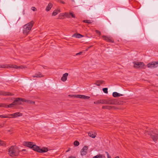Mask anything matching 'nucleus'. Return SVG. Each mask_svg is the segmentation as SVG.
<instances>
[{
  "label": "nucleus",
  "instance_id": "20",
  "mask_svg": "<svg viewBox=\"0 0 158 158\" xmlns=\"http://www.w3.org/2000/svg\"><path fill=\"white\" fill-rule=\"evenodd\" d=\"M15 102L14 101L11 103V104H10L8 105H6V106L5 107L6 108H10V107H13L14 106H15Z\"/></svg>",
  "mask_w": 158,
  "mask_h": 158
},
{
  "label": "nucleus",
  "instance_id": "38",
  "mask_svg": "<svg viewBox=\"0 0 158 158\" xmlns=\"http://www.w3.org/2000/svg\"><path fill=\"white\" fill-rule=\"evenodd\" d=\"M31 10L33 11H35L37 10V9L35 7H32L31 8Z\"/></svg>",
  "mask_w": 158,
  "mask_h": 158
},
{
  "label": "nucleus",
  "instance_id": "17",
  "mask_svg": "<svg viewBox=\"0 0 158 158\" xmlns=\"http://www.w3.org/2000/svg\"><path fill=\"white\" fill-rule=\"evenodd\" d=\"M33 77H43V76L40 72L35 74L34 75L32 76Z\"/></svg>",
  "mask_w": 158,
  "mask_h": 158
},
{
  "label": "nucleus",
  "instance_id": "44",
  "mask_svg": "<svg viewBox=\"0 0 158 158\" xmlns=\"http://www.w3.org/2000/svg\"><path fill=\"white\" fill-rule=\"evenodd\" d=\"M2 142L0 140V145H2Z\"/></svg>",
  "mask_w": 158,
  "mask_h": 158
},
{
  "label": "nucleus",
  "instance_id": "8",
  "mask_svg": "<svg viewBox=\"0 0 158 158\" xmlns=\"http://www.w3.org/2000/svg\"><path fill=\"white\" fill-rule=\"evenodd\" d=\"M102 37L103 39L109 42H114V40L110 36H103Z\"/></svg>",
  "mask_w": 158,
  "mask_h": 158
},
{
  "label": "nucleus",
  "instance_id": "16",
  "mask_svg": "<svg viewBox=\"0 0 158 158\" xmlns=\"http://www.w3.org/2000/svg\"><path fill=\"white\" fill-rule=\"evenodd\" d=\"M52 4L51 3H49L46 8V9H45L47 11H49L51 9V8L52 7Z\"/></svg>",
  "mask_w": 158,
  "mask_h": 158
},
{
  "label": "nucleus",
  "instance_id": "13",
  "mask_svg": "<svg viewBox=\"0 0 158 158\" xmlns=\"http://www.w3.org/2000/svg\"><path fill=\"white\" fill-rule=\"evenodd\" d=\"M89 135L92 138H95L97 134L96 133L91 131L88 133Z\"/></svg>",
  "mask_w": 158,
  "mask_h": 158
},
{
  "label": "nucleus",
  "instance_id": "11",
  "mask_svg": "<svg viewBox=\"0 0 158 158\" xmlns=\"http://www.w3.org/2000/svg\"><path fill=\"white\" fill-rule=\"evenodd\" d=\"M0 95H3L4 96H12L13 94L11 93L8 92H5L2 91H0Z\"/></svg>",
  "mask_w": 158,
  "mask_h": 158
},
{
  "label": "nucleus",
  "instance_id": "33",
  "mask_svg": "<svg viewBox=\"0 0 158 158\" xmlns=\"http://www.w3.org/2000/svg\"><path fill=\"white\" fill-rule=\"evenodd\" d=\"M108 89L107 88H104L103 89V92L105 93H108Z\"/></svg>",
  "mask_w": 158,
  "mask_h": 158
},
{
  "label": "nucleus",
  "instance_id": "22",
  "mask_svg": "<svg viewBox=\"0 0 158 158\" xmlns=\"http://www.w3.org/2000/svg\"><path fill=\"white\" fill-rule=\"evenodd\" d=\"M94 103L95 104H103V100H100L94 102Z\"/></svg>",
  "mask_w": 158,
  "mask_h": 158
},
{
  "label": "nucleus",
  "instance_id": "45",
  "mask_svg": "<svg viewBox=\"0 0 158 158\" xmlns=\"http://www.w3.org/2000/svg\"><path fill=\"white\" fill-rule=\"evenodd\" d=\"M26 151V150L25 149H23L22 150V151Z\"/></svg>",
  "mask_w": 158,
  "mask_h": 158
},
{
  "label": "nucleus",
  "instance_id": "30",
  "mask_svg": "<svg viewBox=\"0 0 158 158\" xmlns=\"http://www.w3.org/2000/svg\"><path fill=\"white\" fill-rule=\"evenodd\" d=\"M103 104H109L108 100H103Z\"/></svg>",
  "mask_w": 158,
  "mask_h": 158
},
{
  "label": "nucleus",
  "instance_id": "25",
  "mask_svg": "<svg viewBox=\"0 0 158 158\" xmlns=\"http://www.w3.org/2000/svg\"><path fill=\"white\" fill-rule=\"evenodd\" d=\"M102 155L100 154H99L94 156V157H93V158H102Z\"/></svg>",
  "mask_w": 158,
  "mask_h": 158
},
{
  "label": "nucleus",
  "instance_id": "37",
  "mask_svg": "<svg viewBox=\"0 0 158 158\" xmlns=\"http://www.w3.org/2000/svg\"><path fill=\"white\" fill-rule=\"evenodd\" d=\"M106 154L107 156V158H111V156L109 155L108 153L107 152H106Z\"/></svg>",
  "mask_w": 158,
  "mask_h": 158
},
{
  "label": "nucleus",
  "instance_id": "31",
  "mask_svg": "<svg viewBox=\"0 0 158 158\" xmlns=\"http://www.w3.org/2000/svg\"><path fill=\"white\" fill-rule=\"evenodd\" d=\"M26 101V102H27V103H30L31 104H34L35 103V102L31 101H28V100H25Z\"/></svg>",
  "mask_w": 158,
  "mask_h": 158
},
{
  "label": "nucleus",
  "instance_id": "3",
  "mask_svg": "<svg viewBox=\"0 0 158 158\" xmlns=\"http://www.w3.org/2000/svg\"><path fill=\"white\" fill-rule=\"evenodd\" d=\"M156 132V130L153 128L150 129L149 131V135H150L151 138L155 142H156L158 139V134Z\"/></svg>",
  "mask_w": 158,
  "mask_h": 158
},
{
  "label": "nucleus",
  "instance_id": "42",
  "mask_svg": "<svg viewBox=\"0 0 158 158\" xmlns=\"http://www.w3.org/2000/svg\"><path fill=\"white\" fill-rule=\"evenodd\" d=\"M82 53V52H80L79 53H77V54H76V55L77 56V55H81Z\"/></svg>",
  "mask_w": 158,
  "mask_h": 158
},
{
  "label": "nucleus",
  "instance_id": "36",
  "mask_svg": "<svg viewBox=\"0 0 158 158\" xmlns=\"http://www.w3.org/2000/svg\"><path fill=\"white\" fill-rule=\"evenodd\" d=\"M71 15L73 18H74L75 17V15L72 12L69 13V15Z\"/></svg>",
  "mask_w": 158,
  "mask_h": 158
},
{
  "label": "nucleus",
  "instance_id": "9",
  "mask_svg": "<svg viewBox=\"0 0 158 158\" xmlns=\"http://www.w3.org/2000/svg\"><path fill=\"white\" fill-rule=\"evenodd\" d=\"M88 147L87 146H84L81 151V154L82 156L85 155L87 153Z\"/></svg>",
  "mask_w": 158,
  "mask_h": 158
},
{
  "label": "nucleus",
  "instance_id": "10",
  "mask_svg": "<svg viewBox=\"0 0 158 158\" xmlns=\"http://www.w3.org/2000/svg\"><path fill=\"white\" fill-rule=\"evenodd\" d=\"M10 115L12 116V118H15L18 117L22 116V114L19 112H16L14 114H10Z\"/></svg>",
  "mask_w": 158,
  "mask_h": 158
},
{
  "label": "nucleus",
  "instance_id": "26",
  "mask_svg": "<svg viewBox=\"0 0 158 158\" xmlns=\"http://www.w3.org/2000/svg\"><path fill=\"white\" fill-rule=\"evenodd\" d=\"M90 98V97L89 96H86L84 95H82V98L88 99Z\"/></svg>",
  "mask_w": 158,
  "mask_h": 158
},
{
  "label": "nucleus",
  "instance_id": "46",
  "mask_svg": "<svg viewBox=\"0 0 158 158\" xmlns=\"http://www.w3.org/2000/svg\"><path fill=\"white\" fill-rule=\"evenodd\" d=\"M90 7H91V8L93 7V6H90Z\"/></svg>",
  "mask_w": 158,
  "mask_h": 158
},
{
  "label": "nucleus",
  "instance_id": "24",
  "mask_svg": "<svg viewBox=\"0 0 158 158\" xmlns=\"http://www.w3.org/2000/svg\"><path fill=\"white\" fill-rule=\"evenodd\" d=\"M0 68H9V65L6 64L0 65Z\"/></svg>",
  "mask_w": 158,
  "mask_h": 158
},
{
  "label": "nucleus",
  "instance_id": "29",
  "mask_svg": "<svg viewBox=\"0 0 158 158\" xmlns=\"http://www.w3.org/2000/svg\"><path fill=\"white\" fill-rule=\"evenodd\" d=\"M102 108L103 109H109L111 108L110 106H103L102 107Z\"/></svg>",
  "mask_w": 158,
  "mask_h": 158
},
{
  "label": "nucleus",
  "instance_id": "19",
  "mask_svg": "<svg viewBox=\"0 0 158 158\" xmlns=\"http://www.w3.org/2000/svg\"><path fill=\"white\" fill-rule=\"evenodd\" d=\"M60 12L59 10H56L53 12L52 15V16H55Z\"/></svg>",
  "mask_w": 158,
  "mask_h": 158
},
{
  "label": "nucleus",
  "instance_id": "27",
  "mask_svg": "<svg viewBox=\"0 0 158 158\" xmlns=\"http://www.w3.org/2000/svg\"><path fill=\"white\" fill-rule=\"evenodd\" d=\"M74 144L76 146H78L79 144V143L77 140L75 141L74 142Z\"/></svg>",
  "mask_w": 158,
  "mask_h": 158
},
{
  "label": "nucleus",
  "instance_id": "40",
  "mask_svg": "<svg viewBox=\"0 0 158 158\" xmlns=\"http://www.w3.org/2000/svg\"><path fill=\"white\" fill-rule=\"evenodd\" d=\"M0 117L1 118H9L5 115H0Z\"/></svg>",
  "mask_w": 158,
  "mask_h": 158
},
{
  "label": "nucleus",
  "instance_id": "6",
  "mask_svg": "<svg viewBox=\"0 0 158 158\" xmlns=\"http://www.w3.org/2000/svg\"><path fill=\"white\" fill-rule=\"evenodd\" d=\"M158 66V61H152L149 63V68L153 69Z\"/></svg>",
  "mask_w": 158,
  "mask_h": 158
},
{
  "label": "nucleus",
  "instance_id": "2",
  "mask_svg": "<svg viewBox=\"0 0 158 158\" xmlns=\"http://www.w3.org/2000/svg\"><path fill=\"white\" fill-rule=\"evenodd\" d=\"M19 154V151L15 146H11L8 149V154L12 157L18 156Z\"/></svg>",
  "mask_w": 158,
  "mask_h": 158
},
{
  "label": "nucleus",
  "instance_id": "21",
  "mask_svg": "<svg viewBox=\"0 0 158 158\" xmlns=\"http://www.w3.org/2000/svg\"><path fill=\"white\" fill-rule=\"evenodd\" d=\"M109 104L113 105L115 104V101L113 99H109L108 100Z\"/></svg>",
  "mask_w": 158,
  "mask_h": 158
},
{
  "label": "nucleus",
  "instance_id": "15",
  "mask_svg": "<svg viewBox=\"0 0 158 158\" xmlns=\"http://www.w3.org/2000/svg\"><path fill=\"white\" fill-rule=\"evenodd\" d=\"M113 96L114 97H118L123 96V95L121 94L118 93L117 92H114L113 93Z\"/></svg>",
  "mask_w": 158,
  "mask_h": 158
},
{
  "label": "nucleus",
  "instance_id": "41",
  "mask_svg": "<svg viewBox=\"0 0 158 158\" xmlns=\"http://www.w3.org/2000/svg\"><path fill=\"white\" fill-rule=\"evenodd\" d=\"M95 31L96 32V33L99 35H100L101 34V32L100 31H98V30H95Z\"/></svg>",
  "mask_w": 158,
  "mask_h": 158
},
{
  "label": "nucleus",
  "instance_id": "28",
  "mask_svg": "<svg viewBox=\"0 0 158 158\" xmlns=\"http://www.w3.org/2000/svg\"><path fill=\"white\" fill-rule=\"evenodd\" d=\"M83 22L86 23H92V21L90 20H85L83 21Z\"/></svg>",
  "mask_w": 158,
  "mask_h": 158
},
{
  "label": "nucleus",
  "instance_id": "43",
  "mask_svg": "<svg viewBox=\"0 0 158 158\" xmlns=\"http://www.w3.org/2000/svg\"><path fill=\"white\" fill-rule=\"evenodd\" d=\"M69 158H74V157L73 156H71L69 157Z\"/></svg>",
  "mask_w": 158,
  "mask_h": 158
},
{
  "label": "nucleus",
  "instance_id": "7",
  "mask_svg": "<svg viewBox=\"0 0 158 158\" xmlns=\"http://www.w3.org/2000/svg\"><path fill=\"white\" fill-rule=\"evenodd\" d=\"M144 65V64L141 62H135L134 63V67L136 68H142Z\"/></svg>",
  "mask_w": 158,
  "mask_h": 158
},
{
  "label": "nucleus",
  "instance_id": "47",
  "mask_svg": "<svg viewBox=\"0 0 158 158\" xmlns=\"http://www.w3.org/2000/svg\"><path fill=\"white\" fill-rule=\"evenodd\" d=\"M156 75L158 76V74H156Z\"/></svg>",
  "mask_w": 158,
  "mask_h": 158
},
{
  "label": "nucleus",
  "instance_id": "5",
  "mask_svg": "<svg viewBox=\"0 0 158 158\" xmlns=\"http://www.w3.org/2000/svg\"><path fill=\"white\" fill-rule=\"evenodd\" d=\"M26 102L25 100L24 99H23L20 98H17L14 101L15 102V105H20L22 103V102Z\"/></svg>",
  "mask_w": 158,
  "mask_h": 158
},
{
  "label": "nucleus",
  "instance_id": "32",
  "mask_svg": "<svg viewBox=\"0 0 158 158\" xmlns=\"http://www.w3.org/2000/svg\"><path fill=\"white\" fill-rule=\"evenodd\" d=\"M64 16L68 17V18H70L69 16V14L68 13L66 12L64 13Z\"/></svg>",
  "mask_w": 158,
  "mask_h": 158
},
{
  "label": "nucleus",
  "instance_id": "34",
  "mask_svg": "<svg viewBox=\"0 0 158 158\" xmlns=\"http://www.w3.org/2000/svg\"><path fill=\"white\" fill-rule=\"evenodd\" d=\"M82 95L77 94V95H75V96L76 97L80 98H82Z\"/></svg>",
  "mask_w": 158,
  "mask_h": 158
},
{
  "label": "nucleus",
  "instance_id": "4",
  "mask_svg": "<svg viewBox=\"0 0 158 158\" xmlns=\"http://www.w3.org/2000/svg\"><path fill=\"white\" fill-rule=\"evenodd\" d=\"M33 22H31L27 23L23 26V33L24 34L27 35L28 33L33 26Z\"/></svg>",
  "mask_w": 158,
  "mask_h": 158
},
{
  "label": "nucleus",
  "instance_id": "35",
  "mask_svg": "<svg viewBox=\"0 0 158 158\" xmlns=\"http://www.w3.org/2000/svg\"><path fill=\"white\" fill-rule=\"evenodd\" d=\"M6 105L5 104H0V107H6Z\"/></svg>",
  "mask_w": 158,
  "mask_h": 158
},
{
  "label": "nucleus",
  "instance_id": "23",
  "mask_svg": "<svg viewBox=\"0 0 158 158\" xmlns=\"http://www.w3.org/2000/svg\"><path fill=\"white\" fill-rule=\"evenodd\" d=\"M103 82V81H98L96 82V84L98 86H99L101 85L102 84Z\"/></svg>",
  "mask_w": 158,
  "mask_h": 158
},
{
  "label": "nucleus",
  "instance_id": "39",
  "mask_svg": "<svg viewBox=\"0 0 158 158\" xmlns=\"http://www.w3.org/2000/svg\"><path fill=\"white\" fill-rule=\"evenodd\" d=\"M57 2L59 3H62L63 4H64L65 3V2L64 1H61V0H58Z\"/></svg>",
  "mask_w": 158,
  "mask_h": 158
},
{
  "label": "nucleus",
  "instance_id": "12",
  "mask_svg": "<svg viewBox=\"0 0 158 158\" xmlns=\"http://www.w3.org/2000/svg\"><path fill=\"white\" fill-rule=\"evenodd\" d=\"M68 75V73H65L64 74L61 78V80L63 81H66L67 79V77Z\"/></svg>",
  "mask_w": 158,
  "mask_h": 158
},
{
  "label": "nucleus",
  "instance_id": "48",
  "mask_svg": "<svg viewBox=\"0 0 158 158\" xmlns=\"http://www.w3.org/2000/svg\"><path fill=\"white\" fill-rule=\"evenodd\" d=\"M71 96V95H69V96Z\"/></svg>",
  "mask_w": 158,
  "mask_h": 158
},
{
  "label": "nucleus",
  "instance_id": "1",
  "mask_svg": "<svg viewBox=\"0 0 158 158\" xmlns=\"http://www.w3.org/2000/svg\"><path fill=\"white\" fill-rule=\"evenodd\" d=\"M23 144L24 146L32 148L33 150L40 153L46 152L48 150L46 148H43L40 149L39 146L33 144V142L24 141L23 142Z\"/></svg>",
  "mask_w": 158,
  "mask_h": 158
},
{
  "label": "nucleus",
  "instance_id": "18",
  "mask_svg": "<svg viewBox=\"0 0 158 158\" xmlns=\"http://www.w3.org/2000/svg\"><path fill=\"white\" fill-rule=\"evenodd\" d=\"M72 37H75L76 38H80L81 37H83V36L79 34H75L72 35Z\"/></svg>",
  "mask_w": 158,
  "mask_h": 158
},
{
  "label": "nucleus",
  "instance_id": "14",
  "mask_svg": "<svg viewBox=\"0 0 158 158\" xmlns=\"http://www.w3.org/2000/svg\"><path fill=\"white\" fill-rule=\"evenodd\" d=\"M13 68L16 69H23L25 68V67H24L23 66H19V67H18L16 65H9V68Z\"/></svg>",
  "mask_w": 158,
  "mask_h": 158
}]
</instances>
